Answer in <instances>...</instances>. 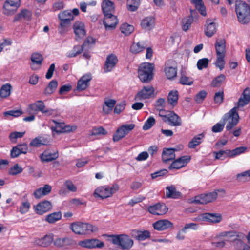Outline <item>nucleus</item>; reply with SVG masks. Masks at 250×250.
I'll return each mask as SVG.
<instances>
[{
	"label": "nucleus",
	"mask_w": 250,
	"mask_h": 250,
	"mask_svg": "<svg viewBox=\"0 0 250 250\" xmlns=\"http://www.w3.org/2000/svg\"><path fill=\"white\" fill-rule=\"evenodd\" d=\"M120 29L122 33L125 35H129L134 30V27L132 25L128 24L126 23L123 24L121 25Z\"/></svg>",
	"instance_id": "obj_54"
},
{
	"label": "nucleus",
	"mask_w": 250,
	"mask_h": 250,
	"mask_svg": "<svg viewBox=\"0 0 250 250\" xmlns=\"http://www.w3.org/2000/svg\"><path fill=\"white\" fill-rule=\"evenodd\" d=\"M209 63V60L208 58H203L199 59L197 63V68L199 70H202L204 68L208 67Z\"/></svg>",
	"instance_id": "obj_56"
},
{
	"label": "nucleus",
	"mask_w": 250,
	"mask_h": 250,
	"mask_svg": "<svg viewBox=\"0 0 250 250\" xmlns=\"http://www.w3.org/2000/svg\"><path fill=\"white\" fill-rule=\"evenodd\" d=\"M193 83V79L185 75H182L180 79V83L183 85H190Z\"/></svg>",
	"instance_id": "obj_64"
},
{
	"label": "nucleus",
	"mask_w": 250,
	"mask_h": 250,
	"mask_svg": "<svg viewBox=\"0 0 250 250\" xmlns=\"http://www.w3.org/2000/svg\"><path fill=\"white\" fill-rule=\"evenodd\" d=\"M146 42L143 41L133 42L130 46V51L134 54L139 53L146 49Z\"/></svg>",
	"instance_id": "obj_38"
},
{
	"label": "nucleus",
	"mask_w": 250,
	"mask_h": 250,
	"mask_svg": "<svg viewBox=\"0 0 250 250\" xmlns=\"http://www.w3.org/2000/svg\"><path fill=\"white\" fill-rule=\"evenodd\" d=\"M181 194L179 191L176 190L173 185L167 187L166 188V196L167 198H178Z\"/></svg>",
	"instance_id": "obj_39"
},
{
	"label": "nucleus",
	"mask_w": 250,
	"mask_h": 250,
	"mask_svg": "<svg viewBox=\"0 0 250 250\" xmlns=\"http://www.w3.org/2000/svg\"><path fill=\"white\" fill-rule=\"evenodd\" d=\"M61 21L58 26V32L61 34L65 33L68 31L70 26L71 22L69 21H66L65 19H60Z\"/></svg>",
	"instance_id": "obj_41"
},
{
	"label": "nucleus",
	"mask_w": 250,
	"mask_h": 250,
	"mask_svg": "<svg viewBox=\"0 0 250 250\" xmlns=\"http://www.w3.org/2000/svg\"><path fill=\"white\" fill-rule=\"evenodd\" d=\"M70 228L73 232L79 235L90 234L98 230V228L96 226L89 223L81 222L71 223Z\"/></svg>",
	"instance_id": "obj_1"
},
{
	"label": "nucleus",
	"mask_w": 250,
	"mask_h": 250,
	"mask_svg": "<svg viewBox=\"0 0 250 250\" xmlns=\"http://www.w3.org/2000/svg\"><path fill=\"white\" fill-rule=\"evenodd\" d=\"M73 29L75 35L78 38H83L85 35V26L81 21L75 22L73 25Z\"/></svg>",
	"instance_id": "obj_23"
},
{
	"label": "nucleus",
	"mask_w": 250,
	"mask_h": 250,
	"mask_svg": "<svg viewBox=\"0 0 250 250\" xmlns=\"http://www.w3.org/2000/svg\"><path fill=\"white\" fill-rule=\"evenodd\" d=\"M191 2L194 4L196 8L204 16L206 15L205 7L202 0H191Z\"/></svg>",
	"instance_id": "obj_45"
},
{
	"label": "nucleus",
	"mask_w": 250,
	"mask_h": 250,
	"mask_svg": "<svg viewBox=\"0 0 250 250\" xmlns=\"http://www.w3.org/2000/svg\"><path fill=\"white\" fill-rule=\"evenodd\" d=\"M91 79L92 76L89 74L83 76L77 82V90L78 91H83L86 89L88 86Z\"/></svg>",
	"instance_id": "obj_18"
},
{
	"label": "nucleus",
	"mask_w": 250,
	"mask_h": 250,
	"mask_svg": "<svg viewBox=\"0 0 250 250\" xmlns=\"http://www.w3.org/2000/svg\"><path fill=\"white\" fill-rule=\"evenodd\" d=\"M111 242L123 250L130 249L134 244L133 240L126 234L112 235Z\"/></svg>",
	"instance_id": "obj_3"
},
{
	"label": "nucleus",
	"mask_w": 250,
	"mask_h": 250,
	"mask_svg": "<svg viewBox=\"0 0 250 250\" xmlns=\"http://www.w3.org/2000/svg\"><path fill=\"white\" fill-rule=\"evenodd\" d=\"M190 157L188 156H184L179 158L172 162L169 167L170 169H180L185 166L190 161Z\"/></svg>",
	"instance_id": "obj_17"
},
{
	"label": "nucleus",
	"mask_w": 250,
	"mask_h": 250,
	"mask_svg": "<svg viewBox=\"0 0 250 250\" xmlns=\"http://www.w3.org/2000/svg\"><path fill=\"white\" fill-rule=\"evenodd\" d=\"M30 208V204L28 201L22 202L19 208V211L22 214L27 213Z\"/></svg>",
	"instance_id": "obj_60"
},
{
	"label": "nucleus",
	"mask_w": 250,
	"mask_h": 250,
	"mask_svg": "<svg viewBox=\"0 0 250 250\" xmlns=\"http://www.w3.org/2000/svg\"><path fill=\"white\" fill-rule=\"evenodd\" d=\"M52 188L49 185H45L44 187L40 188L34 192V195L36 199H40L43 196L48 194L51 191Z\"/></svg>",
	"instance_id": "obj_28"
},
{
	"label": "nucleus",
	"mask_w": 250,
	"mask_h": 250,
	"mask_svg": "<svg viewBox=\"0 0 250 250\" xmlns=\"http://www.w3.org/2000/svg\"><path fill=\"white\" fill-rule=\"evenodd\" d=\"M104 24L106 30L112 29L115 28L118 20L117 17L112 13L104 14Z\"/></svg>",
	"instance_id": "obj_14"
},
{
	"label": "nucleus",
	"mask_w": 250,
	"mask_h": 250,
	"mask_svg": "<svg viewBox=\"0 0 250 250\" xmlns=\"http://www.w3.org/2000/svg\"><path fill=\"white\" fill-rule=\"evenodd\" d=\"M50 141L47 136H38L33 139L30 143V146L32 147H39L42 145H47Z\"/></svg>",
	"instance_id": "obj_25"
},
{
	"label": "nucleus",
	"mask_w": 250,
	"mask_h": 250,
	"mask_svg": "<svg viewBox=\"0 0 250 250\" xmlns=\"http://www.w3.org/2000/svg\"><path fill=\"white\" fill-rule=\"evenodd\" d=\"M235 237L233 241L235 242V248L237 250H250V247L242 241L236 239Z\"/></svg>",
	"instance_id": "obj_51"
},
{
	"label": "nucleus",
	"mask_w": 250,
	"mask_h": 250,
	"mask_svg": "<svg viewBox=\"0 0 250 250\" xmlns=\"http://www.w3.org/2000/svg\"><path fill=\"white\" fill-rule=\"evenodd\" d=\"M154 89L151 86L144 87L135 96V99L137 100H142L148 99L153 94Z\"/></svg>",
	"instance_id": "obj_16"
},
{
	"label": "nucleus",
	"mask_w": 250,
	"mask_h": 250,
	"mask_svg": "<svg viewBox=\"0 0 250 250\" xmlns=\"http://www.w3.org/2000/svg\"><path fill=\"white\" fill-rule=\"evenodd\" d=\"M51 208V203L48 201L41 202L34 206L35 212L39 214H42L48 211Z\"/></svg>",
	"instance_id": "obj_20"
},
{
	"label": "nucleus",
	"mask_w": 250,
	"mask_h": 250,
	"mask_svg": "<svg viewBox=\"0 0 250 250\" xmlns=\"http://www.w3.org/2000/svg\"><path fill=\"white\" fill-rule=\"evenodd\" d=\"M216 55H225L226 41L223 39H217L214 44Z\"/></svg>",
	"instance_id": "obj_27"
},
{
	"label": "nucleus",
	"mask_w": 250,
	"mask_h": 250,
	"mask_svg": "<svg viewBox=\"0 0 250 250\" xmlns=\"http://www.w3.org/2000/svg\"><path fill=\"white\" fill-rule=\"evenodd\" d=\"M101 5L104 15L111 14L114 11V3L110 0H103Z\"/></svg>",
	"instance_id": "obj_33"
},
{
	"label": "nucleus",
	"mask_w": 250,
	"mask_h": 250,
	"mask_svg": "<svg viewBox=\"0 0 250 250\" xmlns=\"http://www.w3.org/2000/svg\"><path fill=\"white\" fill-rule=\"evenodd\" d=\"M165 122H168L172 126H180L182 125V122L180 117L174 113L170 112L165 115H161Z\"/></svg>",
	"instance_id": "obj_11"
},
{
	"label": "nucleus",
	"mask_w": 250,
	"mask_h": 250,
	"mask_svg": "<svg viewBox=\"0 0 250 250\" xmlns=\"http://www.w3.org/2000/svg\"><path fill=\"white\" fill-rule=\"evenodd\" d=\"M32 63L31 68L33 70L40 69L41 67L43 61V57L42 55L38 53H34L31 56Z\"/></svg>",
	"instance_id": "obj_21"
},
{
	"label": "nucleus",
	"mask_w": 250,
	"mask_h": 250,
	"mask_svg": "<svg viewBox=\"0 0 250 250\" xmlns=\"http://www.w3.org/2000/svg\"><path fill=\"white\" fill-rule=\"evenodd\" d=\"M53 243L57 247L63 248L73 245L74 241L68 237L57 238L54 240Z\"/></svg>",
	"instance_id": "obj_26"
},
{
	"label": "nucleus",
	"mask_w": 250,
	"mask_h": 250,
	"mask_svg": "<svg viewBox=\"0 0 250 250\" xmlns=\"http://www.w3.org/2000/svg\"><path fill=\"white\" fill-rule=\"evenodd\" d=\"M206 222L212 224L220 223L222 220V216L220 213H206Z\"/></svg>",
	"instance_id": "obj_36"
},
{
	"label": "nucleus",
	"mask_w": 250,
	"mask_h": 250,
	"mask_svg": "<svg viewBox=\"0 0 250 250\" xmlns=\"http://www.w3.org/2000/svg\"><path fill=\"white\" fill-rule=\"evenodd\" d=\"M225 55H216V61L215 62L216 66L220 70H222L225 66Z\"/></svg>",
	"instance_id": "obj_55"
},
{
	"label": "nucleus",
	"mask_w": 250,
	"mask_h": 250,
	"mask_svg": "<svg viewBox=\"0 0 250 250\" xmlns=\"http://www.w3.org/2000/svg\"><path fill=\"white\" fill-rule=\"evenodd\" d=\"M250 100V89L246 88L240 97L238 102L237 108L240 106H244L247 104Z\"/></svg>",
	"instance_id": "obj_31"
},
{
	"label": "nucleus",
	"mask_w": 250,
	"mask_h": 250,
	"mask_svg": "<svg viewBox=\"0 0 250 250\" xmlns=\"http://www.w3.org/2000/svg\"><path fill=\"white\" fill-rule=\"evenodd\" d=\"M173 223L167 219L160 220L153 224L155 229L162 231L171 228L173 227Z\"/></svg>",
	"instance_id": "obj_19"
},
{
	"label": "nucleus",
	"mask_w": 250,
	"mask_h": 250,
	"mask_svg": "<svg viewBox=\"0 0 250 250\" xmlns=\"http://www.w3.org/2000/svg\"><path fill=\"white\" fill-rule=\"evenodd\" d=\"M78 245L83 248L88 249L102 248L104 246V243L97 239L80 241L78 242Z\"/></svg>",
	"instance_id": "obj_12"
},
{
	"label": "nucleus",
	"mask_w": 250,
	"mask_h": 250,
	"mask_svg": "<svg viewBox=\"0 0 250 250\" xmlns=\"http://www.w3.org/2000/svg\"><path fill=\"white\" fill-rule=\"evenodd\" d=\"M178 99V93L177 90H172L169 93L167 101L170 104L174 106L177 104Z\"/></svg>",
	"instance_id": "obj_47"
},
{
	"label": "nucleus",
	"mask_w": 250,
	"mask_h": 250,
	"mask_svg": "<svg viewBox=\"0 0 250 250\" xmlns=\"http://www.w3.org/2000/svg\"><path fill=\"white\" fill-rule=\"evenodd\" d=\"M228 149L226 150H220L218 152H214L213 155L215 159H223L226 157H229Z\"/></svg>",
	"instance_id": "obj_61"
},
{
	"label": "nucleus",
	"mask_w": 250,
	"mask_h": 250,
	"mask_svg": "<svg viewBox=\"0 0 250 250\" xmlns=\"http://www.w3.org/2000/svg\"><path fill=\"white\" fill-rule=\"evenodd\" d=\"M119 189L117 184H114L109 187L107 186H101L97 188L94 192L95 197H98L101 199H105L111 196Z\"/></svg>",
	"instance_id": "obj_7"
},
{
	"label": "nucleus",
	"mask_w": 250,
	"mask_h": 250,
	"mask_svg": "<svg viewBox=\"0 0 250 250\" xmlns=\"http://www.w3.org/2000/svg\"><path fill=\"white\" fill-rule=\"evenodd\" d=\"M79 11L78 9L75 8L72 11L65 10L63 12H60L58 15L59 19H65L66 21H69V22L74 19V16H77L79 14Z\"/></svg>",
	"instance_id": "obj_22"
},
{
	"label": "nucleus",
	"mask_w": 250,
	"mask_h": 250,
	"mask_svg": "<svg viewBox=\"0 0 250 250\" xmlns=\"http://www.w3.org/2000/svg\"><path fill=\"white\" fill-rule=\"evenodd\" d=\"M58 151L47 149L40 154V158L42 162H48L56 160L58 158Z\"/></svg>",
	"instance_id": "obj_15"
},
{
	"label": "nucleus",
	"mask_w": 250,
	"mask_h": 250,
	"mask_svg": "<svg viewBox=\"0 0 250 250\" xmlns=\"http://www.w3.org/2000/svg\"><path fill=\"white\" fill-rule=\"evenodd\" d=\"M154 67L152 64L143 63L139 67L138 77L140 81L143 83H148L153 78Z\"/></svg>",
	"instance_id": "obj_4"
},
{
	"label": "nucleus",
	"mask_w": 250,
	"mask_h": 250,
	"mask_svg": "<svg viewBox=\"0 0 250 250\" xmlns=\"http://www.w3.org/2000/svg\"><path fill=\"white\" fill-rule=\"evenodd\" d=\"M140 4V0H127V9L130 11H136Z\"/></svg>",
	"instance_id": "obj_52"
},
{
	"label": "nucleus",
	"mask_w": 250,
	"mask_h": 250,
	"mask_svg": "<svg viewBox=\"0 0 250 250\" xmlns=\"http://www.w3.org/2000/svg\"><path fill=\"white\" fill-rule=\"evenodd\" d=\"M218 193H221V196H223L225 194V191L223 189H220L208 194L199 195L195 196L190 202L195 204H206L214 201L218 196Z\"/></svg>",
	"instance_id": "obj_6"
},
{
	"label": "nucleus",
	"mask_w": 250,
	"mask_h": 250,
	"mask_svg": "<svg viewBox=\"0 0 250 250\" xmlns=\"http://www.w3.org/2000/svg\"><path fill=\"white\" fill-rule=\"evenodd\" d=\"M149 212L153 215H163L167 213L168 208L164 204L158 203L148 207Z\"/></svg>",
	"instance_id": "obj_13"
},
{
	"label": "nucleus",
	"mask_w": 250,
	"mask_h": 250,
	"mask_svg": "<svg viewBox=\"0 0 250 250\" xmlns=\"http://www.w3.org/2000/svg\"><path fill=\"white\" fill-rule=\"evenodd\" d=\"M116 101L113 99H106L104 100L103 105V112L104 114H108L113 110L115 105Z\"/></svg>",
	"instance_id": "obj_34"
},
{
	"label": "nucleus",
	"mask_w": 250,
	"mask_h": 250,
	"mask_svg": "<svg viewBox=\"0 0 250 250\" xmlns=\"http://www.w3.org/2000/svg\"><path fill=\"white\" fill-rule=\"evenodd\" d=\"M22 114V111L20 110H9L5 111L3 113L5 117L7 118L8 116H13L14 117H18Z\"/></svg>",
	"instance_id": "obj_63"
},
{
	"label": "nucleus",
	"mask_w": 250,
	"mask_h": 250,
	"mask_svg": "<svg viewBox=\"0 0 250 250\" xmlns=\"http://www.w3.org/2000/svg\"><path fill=\"white\" fill-rule=\"evenodd\" d=\"M165 73L167 79H171L176 77L177 69L175 67L170 66L167 63L165 64Z\"/></svg>",
	"instance_id": "obj_40"
},
{
	"label": "nucleus",
	"mask_w": 250,
	"mask_h": 250,
	"mask_svg": "<svg viewBox=\"0 0 250 250\" xmlns=\"http://www.w3.org/2000/svg\"><path fill=\"white\" fill-rule=\"evenodd\" d=\"M225 79V76L224 75H220L217 77H216L215 79H214L211 83V85L212 87H219L220 86L221 84L223 82Z\"/></svg>",
	"instance_id": "obj_57"
},
{
	"label": "nucleus",
	"mask_w": 250,
	"mask_h": 250,
	"mask_svg": "<svg viewBox=\"0 0 250 250\" xmlns=\"http://www.w3.org/2000/svg\"><path fill=\"white\" fill-rule=\"evenodd\" d=\"M174 149L167 148L164 149L162 153V160L164 162L167 163L169 161L172 160L175 158Z\"/></svg>",
	"instance_id": "obj_37"
},
{
	"label": "nucleus",
	"mask_w": 250,
	"mask_h": 250,
	"mask_svg": "<svg viewBox=\"0 0 250 250\" xmlns=\"http://www.w3.org/2000/svg\"><path fill=\"white\" fill-rule=\"evenodd\" d=\"M58 83L55 80L51 81L45 88L44 93L46 95H49L53 93L57 87Z\"/></svg>",
	"instance_id": "obj_48"
},
{
	"label": "nucleus",
	"mask_w": 250,
	"mask_h": 250,
	"mask_svg": "<svg viewBox=\"0 0 250 250\" xmlns=\"http://www.w3.org/2000/svg\"><path fill=\"white\" fill-rule=\"evenodd\" d=\"M204 134L201 133L198 134L193 137V138L189 142L188 147L190 148H194L196 146L200 144L203 140Z\"/></svg>",
	"instance_id": "obj_42"
},
{
	"label": "nucleus",
	"mask_w": 250,
	"mask_h": 250,
	"mask_svg": "<svg viewBox=\"0 0 250 250\" xmlns=\"http://www.w3.org/2000/svg\"><path fill=\"white\" fill-rule=\"evenodd\" d=\"M155 19L153 17H147L144 19L141 22V26L146 30H150L154 27Z\"/></svg>",
	"instance_id": "obj_35"
},
{
	"label": "nucleus",
	"mask_w": 250,
	"mask_h": 250,
	"mask_svg": "<svg viewBox=\"0 0 250 250\" xmlns=\"http://www.w3.org/2000/svg\"><path fill=\"white\" fill-rule=\"evenodd\" d=\"M217 237L219 238H224L222 241L214 243V245L216 247L221 248L225 246L226 242L233 241V238L241 237V236L237 232L223 231L217 234Z\"/></svg>",
	"instance_id": "obj_8"
},
{
	"label": "nucleus",
	"mask_w": 250,
	"mask_h": 250,
	"mask_svg": "<svg viewBox=\"0 0 250 250\" xmlns=\"http://www.w3.org/2000/svg\"><path fill=\"white\" fill-rule=\"evenodd\" d=\"M247 148L244 146L237 147L233 150L228 149L229 157L233 158L244 153Z\"/></svg>",
	"instance_id": "obj_49"
},
{
	"label": "nucleus",
	"mask_w": 250,
	"mask_h": 250,
	"mask_svg": "<svg viewBox=\"0 0 250 250\" xmlns=\"http://www.w3.org/2000/svg\"><path fill=\"white\" fill-rule=\"evenodd\" d=\"M155 122V119L153 117H149L145 122L143 126V129L144 130H147L150 129L154 125Z\"/></svg>",
	"instance_id": "obj_62"
},
{
	"label": "nucleus",
	"mask_w": 250,
	"mask_h": 250,
	"mask_svg": "<svg viewBox=\"0 0 250 250\" xmlns=\"http://www.w3.org/2000/svg\"><path fill=\"white\" fill-rule=\"evenodd\" d=\"M237 107H234L223 117V122L226 124L227 130H230L239 122V116L237 112Z\"/></svg>",
	"instance_id": "obj_5"
},
{
	"label": "nucleus",
	"mask_w": 250,
	"mask_h": 250,
	"mask_svg": "<svg viewBox=\"0 0 250 250\" xmlns=\"http://www.w3.org/2000/svg\"><path fill=\"white\" fill-rule=\"evenodd\" d=\"M132 236L139 241H143L150 236V232L148 230H133L132 231Z\"/></svg>",
	"instance_id": "obj_32"
},
{
	"label": "nucleus",
	"mask_w": 250,
	"mask_h": 250,
	"mask_svg": "<svg viewBox=\"0 0 250 250\" xmlns=\"http://www.w3.org/2000/svg\"><path fill=\"white\" fill-rule=\"evenodd\" d=\"M118 62L117 56L113 53L108 55L106 58L104 65L103 68L105 73H108L112 71Z\"/></svg>",
	"instance_id": "obj_10"
},
{
	"label": "nucleus",
	"mask_w": 250,
	"mask_h": 250,
	"mask_svg": "<svg viewBox=\"0 0 250 250\" xmlns=\"http://www.w3.org/2000/svg\"><path fill=\"white\" fill-rule=\"evenodd\" d=\"M235 11L240 23L245 24L250 21V8L247 4L242 1H236Z\"/></svg>",
	"instance_id": "obj_2"
},
{
	"label": "nucleus",
	"mask_w": 250,
	"mask_h": 250,
	"mask_svg": "<svg viewBox=\"0 0 250 250\" xmlns=\"http://www.w3.org/2000/svg\"><path fill=\"white\" fill-rule=\"evenodd\" d=\"M12 86L10 83L3 85L0 89V96L2 98H7L10 96Z\"/></svg>",
	"instance_id": "obj_44"
},
{
	"label": "nucleus",
	"mask_w": 250,
	"mask_h": 250,
	"mask_svg": "<svg viewBox=\"0 0 250 250\" xmlns=\"http://www.w3.org/2000/svg\"><path fill=\"white\" fill-rule=\"evenodd\" d=\"M135 127L133 124H125L119 127L113 135V140L117 142L125 136Z\"/></svg>",
	"instance_id": "obj_9"
},
{
	"label": "nucleus",
	"mask_w": 250,
	"mask_h": 250,
	"mask_svg": "<svg viewBox=\"0 0 250 250\" xmlns=\"http://www.w3.org/2000/svg\"><path fill=\"white\" fill-rule=\"evenodd\" d=\"M23 171V168L18 164H15L13 166L11 167L8 171V174L10 175H17Z\"/></svg>",
	"instance_id": "obj_53"
},
{
	"label": "nucleus",
	"mask_w": 250,
	"mask_h": 250,
	"mask_svg": "<svg viewBox=\"0 0 250 250\" xmlns=\"http://www.w3.org/2000/svg\"><path fill=\"white\" fill-rule=\"evenodd\" d=\"M45 104L42 101L39 100L29 105L28 111L30 112H33L38 113L42 112Z\"/></svg>",
	"instance_id": "obj_30"
},
{
	"label": "nucleus",
	"mask_w": 250,
	"mask_h": 250,
	"mask_svg": "<svg viewBox=\"0 0 250 250\" xmlns=\"http://www.w3.org/2000/svg\"><path fill=\"white\" fill-rule=\"evenodd\" d=\"M83 49V48L82 46H75L72 50L67 52L66 55L68 58H73L76 57L77 55L80 54Z\"/></svg>",
	"instance_id": "obj_50"
},
{
	"label": "nucleus",
	"mask_w": 250,
	"mask_h": 250,
	"mask_svg": "<svg viewBox=\"0 0 250 250\" xmlns=\"http://www.w3.org/2000/svg\"><path fill=\"white\" fill-rule=\"evenodd\" d=\"M62 213L61 212H55L47 215L46 216V221L49 223H54L61 219Z\"/></svg>",
	"instance_id": "obj_46"
},
{
	"label": "nucleus",
	"mask_w": 250,
	"mask_h": 250,
	"mask_svg": "<svg viewBox=\"0 0 250 250\" xmlns=\"http://www.w3.org/2000/svg\"><path fill=\"white\" fill-rule=\"evenodd\" d=\"M17 8L12 4L4 2L3 6V13L7 16L12 15L16 11Z\"/></svg>",
	"instance_id": "obj_43"
},
{
	"label": "nucleus",
	"mask_w": 250,
	"mask_h": 250,
	"mask_svg": "<svg viewBox=\"0 0 250 250\" xmlns=\"http://www.w3.org/2000/svg\"><path fill=\"white\" fill-rule=\"evenodd\" d=\"M25 132H13L10 134L9 139L12 142L16 143L18 138H21L23 136Z\"/></svg>",
	"instance_id": "obj_58"
},
{
	"label": "nucleus",
	"mask_w": 250,
	"mask_h": 250,
	"mask_svg": "<svg viewBox=\"0 0 250 250\" xmlns=\"http://www.w3.org/2000/svg\"><path fill=\"white\" fill-rule=\"evenodd\" d=\"M192 22V19L190 17L185 18L182 20V29L187 31L190 27Z\"/></svg>",
	"instance_id": "obj_59"
},
{
	"label": "nucleus",
	"mask_w": 250,
	"mask_h": 250,
	"mask_svg": "<svg viewBox=\"0 0 250 250\" xmlns=\"http://www.w3.org/2000/svg\"><path fill=\"white\" fill-rule=\"evenodd\" d=\"M53 234L50 233L43 237L36 239L35 243L38 246L45 247L49 246L53 241Z\"/></svg>",
	"instance_id": "obj_24"
},
{
	"label": "nucleus",
	"mask_w": 250,
	"mask_h": 250,
	"mask_svg": "<svg viewBox=\"0 0 250 250\" xmlns=\"http://www.w3.org/2000/svg\"><path fill=\"white\" fill-rule=\"evenodd\" d=\"M216 32V26L211 20H207L205 26V34L208 37H212Z\"/></svg>",
	"instance_id": "obj_29"
}]
</instances>
